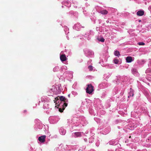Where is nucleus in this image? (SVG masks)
I'll list each match as a JSON object with an SVG mask.
<instances>
[{
	"label": "nucleus",
	"mask_w": 151,
	"mask_h": 151,
	"mask_svg": "<svg viewBox=\"0 0 151 151\" xmlns=\"http://www.w3.org/2000/svg\"><path fill=\"white\" fill-rule=\"evenodd\" d=\"M86 89V92L89 94H91L93 91V87L91 84H88Z\"/></svg>",
	"instance_id": "1"
},
{
	"label": "nucleus",
	"mask_w": 151,
	"mask_h": 151,
	"mask_svg": "<svg viewBox=\"0 0 151 151\" xmlns=\"http://www.w3.org/2000/svg\"><path fill=\"white\" fill-rule=\"evenodd\" d=\"M46 136L44 135L38 137V140L41 142H44L45 141Z\"/></svg>",
	"instance_id": "2"
},
{
	"label": "nucleus",
	"mask_w": 151,
	"mask_h": 151,
	"mask_svg": "<svg viewBox=\"0 0 151 151\" xmlns=\"http://www.w3.org/2000/svg\"><path fill=\"white\" fill-rule=\"evenodd\" d=\"M68 104L66 103H64L63 105H62V108H60L59 109V111L60 112H63V110L65 109V107L67 106Z\"/></svg>",
	"instance_id": "3"
},
{
	"label": "nucleus",
	"mask_w": 151,
	"mask_h": 151,
	"mask_svg": "<svg viewBox=\"0 0 151 151\" xmlns=\"http://www.w3.org/2000/svg\"><path fill=\"white\" fill-rule=\"evenodd\" d=\"M60 58L62 61H64L66 60V58L65 55L64 54H63L60 56Z\"/></svg>",
	"instance_id": "4"
},
{
	"label": "nucleus",
	"mask_w": 151,
	"mask_h": 151,
	"mask_svg": "<svg viewBox=\"0 0 151 151\" xmlns=\"http://www.w3.org/2000/svg\"><path fill=\"white\" fill-rule=\"evenodd\" d=\"M144 12L143 10H139L138 11L137 13V14L138 16H142L144 15Z\"/></svg>",
	"instance_id": "5"
},
{
	"label": "nucleus",
	"mask_w": 151,
	"mask_h": 151,
	"mask_svg": "<svg viewBox=\"0 0 151 151\" xmlns=\"http://www.w3.org/2000/svg\"><path fill=\"white\" fill-rule=\"evenodd\" d=\"M126 60L127 63L131 62L132 61V57L131 56L127 57L126 58Z\"/></svg>",
	"instance_id": "6"
},
{
	"label": "nucleus",
	"mask_w": 151,
	"mask_h": 151,
	"mask_svg": "<svg viewBox=\"0 0 151 151\" xmlns=\"http://www.w3.org/2000/svg\"><path fill=\"white\" fill-rule=\"evenodd\" d=\"M100 13L102 14H106L108 13L107 11L106 10H103L100 11Z\"/></svg>",
	"instance_id": "7"
},
{
	"label": "nucleus",
	"mask_w": 151,
	"mask_h": 151,
	"mask_svg": "<svg viewBox=\"0 0 151 151\" xmlns=\"http://www.w3.org/2000/svg\"><path fill=\"white\" fill-rule=\"evenodd\" d=\"M114 54L115 56L118 57H119L120 55L119 52L117 50H116L115 51Z\"/></svg>",
	"instance_id": "8"
},
{
	"label": "nucleus",
	"mask_w": 151,
	"mask_h": 151,
	"mask_svg": "<svg viewBox=\"0 0 151 151\" xmlns=\"http://www.w3.org/2000/svg\"><path fill=\"white\" fill-rule=\"evenodd\" d=\"M97 39L99 41L102 42H104L105 41V39L102 37H101L100 39L99 37H97Z\"/></svg>",
	"instance_id": "9"
},
{
	"label": "nucleus",
	"mask_w": 151,
	"mask_h": 151,
	"mask_svg": "<svg viewBox=\"0 0 151 151\" xmlns=\"http://www.w3.org/2000/svg\"><path fill=\"white\" fill-rule=\"evenodd\" d=\"M59 96H58L57 97H56L55 98V100H54V102L55 104L56 105L57 103V101L59 100Z\"/></svg>",
	"instance_id": "10"
},
{
	"label": "nucleus",
	"mask_w": 151,
	"mask_h": 151,
	"mask_svg": "<svg viewBox=\"0 0 151 151\" xmlns=\"http://www.w3.org/2000/svg\"><path fill=\"white\" fill-rule=\"evenodd\" d=\"M81 132H76L74 133L75 135L76 136V137H80L81 135Z\"/></svg>",
	"instance_id": "11"
},
{
	"label": "nucleus",
	"mask_w": 151,
	"mask_h": 151,
	"mask_svg": "<svg viewBox=\"0 0 151 151\" xmlns=\"http://www.w3.org/2000/svg\"><path fill=\"white\" fill-rule=\"evenodd\" d=\"M59 99H60V100L61 101H64L65 99V97L63 96H59Z\"/></svg>",
	"instance_id": "12"
},
{
	"label": "nucleus",
	"mask_w": 151,
	"mask_h": 151,
	"mask_svg": "<svg viewBox=\"0 0 151 151\" xmlns=\"http://www.w3.org/2000/svg\"><path fill=\"white\" fill-rule=\"evenodd\" d=\"M137 44L139 45H145V43L142 42H140L138 43Z\"/></svg>",
	"instance_id": "13"
},
{
	"label": "nucleus",
	"mask_w": 151,
	"mask_h": 151,
	"mask_svg": "<svg viewBox=\"0 0 151 151\" xmlns=\"http://www.w3.org/2000/svg\"><path fill=\"white\" fill-rule=\"evenodd\" d=\"M114 62L115 64H118L119 62V60L117 59H115L114 60Z\"/></svg>",
	"instance_id": "14"
},
{
	"label": "nucleus",
	"mask_w": 151,
	"mask_h": 151,
	"mask_svg": "<svg viewBox=\"0 0 151 151\" xmlns=\"http://www.w3.org/2000/svg\"><path fill=\"white\" fill-rule=\"evenodd\" d=\"M129 96H133L134 95V93H133V91L132 92L131 91L130 92H129Z\"/></svg>",
	"instance_id": "15"
},
{
	"label": "nucleus",
	"mask_w": 151,
	"mask_h": 151,
	"mask_svg": "<svg viewBox=\"0 0 151 151\" xmlns=\"http://www.w3.org/2000/svg\"><path fill=\"white\" fill-rule=\"evenodd\" d=\"M88 68L90 71H92L93 69V67L91 65H89L88 67Z\"/></svg>",
	"instance_id": "16"
},
{
	"label": "nucleus",
	"mask_w": 151,
	"mask_h": 151,
	"mask_svg": "<svg viewBox=\"0 0 151 151\" xmlns=\"http://www.w3.org/2000/svg\"><path fill=\"white\" fill-rule=\"evenodd\" d=\"M64 102V103H66V102H68V100L67 99L65 98Z\"/></svg>",
	"instance_id": "17"
},
{
	"label": "nucleus",
	"mask_w": 151,
	"mask_h": 151,
	"mask_svg": "<svg viewBox=\"0 0 151 151\" xmlns=\"http://www.w3.org/2000/svg\"><path fill=\"white\" fill-rule=\"evenodd\" d=\"M65 131H64L63 132H62V135H64L65 134Z\"/></svg>",
	"instance_id": "18"
},
{
	"label": "nucleus",
	"mask_w": 151,
	"mask_h": 151,
	"mask_svg": "<svg viewBox=\"0 0 151 151\" xmlns=\"http://www.w3.org/2000/svg\"><path fill=\"white\" fill-rule=\"evenodd\" d=\"M60 104H58V105L57 106H55V107H57V108H58V106L60 105Z\"/></svg>",
	"instance_id": "19"
},
{
	"label": "nucleus",
	"mask_w": 151,
	"mask_h": 151,
	"mask_svg": "<svg viewBox=\"0 0 151 151\" xmlns=\"http://www.w3.org/2000/svg\"><path fill=\"white\" fill-rule=\"evenodd\" d=\"M141 20H139V22H141Z\"/></svg>",
	"instance_id": "20"
},
{
	"label": "nucleus",
	"mask_w": 151,
	"mask_h": 151,
	"mask_svg": "<svg viewBox=\"0 0 151 151\" xmlns=\"http://www.w3.org/2000/svg\"><path fill=\"white\" fill-rule=\"evenodd\" d=\"M131 137V136H130L129 137V138H130Z\"/></svg>",
	"instance_id": "21"
},
{
	"label": "nucleus",
	"mask_w": 151,
	"mask_h": 151,
	"mask_svg": "<svg viewBox=\"0 0 151 151\" xmlns=\"http://www.w3.org/2000/svg\"><path fill=\"white\" fill-rule=\"evenodd\" d=\"M109 21H106V22H108Z\"/></svg>",
	"instance_id": "22"
},
{
	"label": "nucleus",
	"mask_w": 151,
	"mask_h": 151,
	"mask_svg": "<svg viewBox=\"0 0 151 151\" xmlns=\"http://www.w3.org/2000/svg\"><path fill=\"white\" fill-rule=\"evenodd\" d=\"M109 21H106V22H108Z\"/></svg>",
	"instance_id": "23"
}]
</instances>
